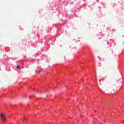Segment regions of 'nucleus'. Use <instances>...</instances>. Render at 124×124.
<instances>
[{
    "mask_svg": "<svg viewBox=\"0 0 124 124\" xmlns=\"http://www.w3.org/2000/svg\"><path fill=\"white\" fill-rule=\"evenodd\" d=\"M41 71H42V70L41 69H40L39 73H40L41 72Z\"/></svg>",
    "mask_w": 124,
    "mask_h": 124,
    "instance_id": "obj_4",
    "label": "nucleus"
},
{
    "mask_svg": "<svg viewBox=\"0 0 124 124\" xmlns=\"http://www.w3.org/2000/svg\"><path fill=\"white\" fill-rule=\"evenodd\" d=\"M16 68H17V69H20V66L17 65V67H16Z\"/></svg>",
    "mask_w": 124,
    "mask_h": 124,
    "instance_id": "obj_3",
    "label": "nucleus"
},
{
    "mask_svg": "<svg viewBox=\"0 0 124 124\" xmlns=\"http://www.w3.org/2000/svg\"><path fill=\"white\" fill-rule=\"evenodd\" d=\"M0 119L2 121L3 123H5V122H6V117L3 113L0 114Z\"/></svg>",
    "mask_w": 124,
    "mask_h": 124,
    "instance_id": "obj_1",
    "label": "nucleus"
},
{
    "mask_svg": "<svg viewBox=\"0 0 124 124\" xmlns=\"http://www.w3.org/2000/svg\"><path fill=\"white\" fill-rule=\"evenodd\" d=\"M123 123H124V121L123 122Z\"/></svg>",
    "mask_w": 124,
    "mask_h": 124,
    "instance_id": "obj_5",
    "label": "nucleus"
},
{
    "mask_svg": "<svg viewBox=\"0 0 124 124\" xmlns=\"http://www.w3.org/2000/svg\"><path fill=\"white\" fill-rule=\"evenodd\" d=\"M27 121H28V118L24 116L23 117V122H26Z\"/></svg>",
    "mask_w": 124,
    "mask_h": 124,
    "instance_id": "obj_2",
    "label": "nucleus"
}]
</instances>
